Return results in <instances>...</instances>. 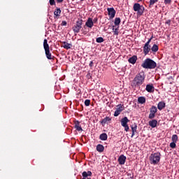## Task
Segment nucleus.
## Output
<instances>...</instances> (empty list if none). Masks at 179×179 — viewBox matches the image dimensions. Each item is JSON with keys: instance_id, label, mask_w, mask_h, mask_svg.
Instances as JSON below:
<instances>
[{"instance_id": "32", "label": "nucleus", "mask_w": 179, "mask_h": 179, "mask_svg": "<svg viewBox=\"0 0 179 179\" xmlns=\"http://www.w3.org/2000/svg\"><path fill=\"white\" fill-rule=\"evenodd\" d=\"M96 43H104V38L103 37H99L96 39Z\"/></svg>"}, {"instance_id": "1", "label": "nucleus", "mask_w": 179, "mask_h": 179, "mask_svg": "<svg viewBox=\"0 0 179 179\" xmlns=\"http://www.w3.org/2000/svg\"><path fill=\"white\" fill-rule=\"evenodd\" d=\"M145 78H146L145 72L141 71L137 73L131 82V87L133 89L141 87V85H143V83L145 82Z\"/></svg>"}, {"instance_id": "20", "label": "nucleus", "mask_w": 179, "mask_h": 179, "mask_svg": "<svg viewBox=\"0 0 179 179\" xmlns=\"http://www.w3.org/2000/svg\"><path fill=\"white\" fill-rule=\"evenodd\" d=\"M164 107H166V103H164V101H159L158 103L157 108H158V110H159V111H162V110H163V108H164Z\"/></svg>"}, {"instance_id": "48", "label": "nucleus", "mask_w": 179, "mask_h": 179, "mask_svg": "<svg viewBox=\"0 0 179 179\" xmlns=\"http://www.w3.org/2000/svg\"><path fill=\"white\" fill-rule=\"evenodd\" d=\"M151 38H152V40H153V35H152Z\"/></svg>"}, {"instance_id": "24", "label": "nucleus", "mask_w": 179, "mask_h": 179, "mask_svg": "<svg viewBox=\"0 0 179 179\" xmlns=\"http://www.w3.org/2000/svg\"><path fill=\"white\" fill-rule=\"evenodd\" d=\"M138 101L139 104H145L146 103V98L145 96H140L138 98Z\"/></svg>"}, {"instance_id": "47", "label": "nucleus", "mask_w": 179, "mask_h": 179, "mask_svg": "<svg viewBox=\"0 0 179 179\" xmlns=\"http://www.w3.org/2000/svg\"><path fill=\"white\" fill-rule=\"evenodd\" d=\"M58 3H61L62 2H64V0H57Z\"/></svg>"}, {"instance_id": "45", "label": "nucleus", "mask_w": 179, "mask_h": 179, "mask_svg": "<svg viewBox=\"0 0 179 179\" xmlns=\"http://www.w3.org/2000/svg\"><path fill=\"white\" fill-rule=\"evenodd\" d=\"M81 31H83V34H85V35H86V34H87V33H89V31H84L83 29L81 30Z\"/></svg>"}, {"instance_id": "28", "label": "nucleus", "mask_w": 179, "mask_h": 179, "mask_svg": "<svg viewBox=\"0 0 179 179\" xmlns=\"http://www.w3.org/2000/svg\"><path fill=\"white\" fill-rule=\"evenodd\" d=\"M157 2H159V0H150L149 1V8H152V6H153V5H155V3H157Z\"/></svg>"}, {"instance_id": "37", "label": "nucleus", "mask_w": 179, "mask_h": 179, "mask_svg": "<svg viewBox=\"0 0 179 179\" xmlns=\"http://www.w3.org/2000/svg\"><path fill=\"white\" fill-rule=\"evenodd\" d=\"M123 127L124 128V131H126V132H128L129 131V126L126 125V126H123Z\"/></svg>"}, {"instance_id": "6", "label": "nucleus", "mask_w": 179, "mask_h": 179, "mask_svg": "<svg viewBox=\"0 0 179 179\" xmlns=\"http://www.w3.org/2000/svg\"><path fill=\"white\" fill-rule=\"evenodd\" d=\"M83 24V20L78 19L76 22V24L73 27V31L74 33H79L82 29V25Z\"/></svg>"}, {"instance_id": "15", "label": "nucleus", "mask_w": 179, "mask_h": 179, "mask_svg": "<svg viewBox=\"0 0 179 179\" xmlns=\"http://www.w3.org/2000/svg\"><path fill=\"white\" fill-rule=\"evenodd\" d=\"M61 8L57 7L54 12V18L58 19L61 16Z\"/></svg>"}, {"instance_id": "46", "label": "nucleus", "mask_w": 179, "mask_h": 179, "mask_svg": "<svg viewBox=\"0 0 179 179\" xmlns=\"http://www.w3.org/2000/svg\"><path fill=\"white\" fill-rule=\"evenodd\" d=\"M89 66H90V68H92V67L93 66V61H91V62H90Z\"/></svg>"}, {"instance_id": "35", "label": "nucleus", "mask_w": 179, "mask_h": 179, "mask_svg": "<svg viewBox=\"0 0 179 179\" xmlns=\"http://www.w3.org/2000/svg\"><path fill=\"white\" fill-rule=\"evenodd\" d=\"M49 3L51 6H54L55 5V0H49Z\"/></svg>"}, {"instance_id": "17", "label": "nucleus", "mask_w": 179, "mask_h": 179, "mask_svg": "<svg viewBox=\"0 0 179 179\" xmlns=\"http://www.w3.org/2000/svg\"><path fill=\"white\" fill-rule=\"evenodd\" d=\"M131 138H134V136H135V133L136 132V130L138 129V125L136 124H134L131 126Z\"/></svg>"}, {"instance_id": "25", "label": "nucleus", "mask_w": 179, "mask_h": 179, "mask_svg": "<svg viewBox=\"0 0 179 179\" xmlns=\"http://www.w3.org/2000/svg\"><path fill=\"white\" fill-rule=\"evenodd\" d=\"M151 51L152 52H157L159 51V46L156 44H154L151 48Z\"/></svg>"}, {"instance_id": "22", "label": "nucleus", "mask_w": 179, "mask_h": 179, "mask_svg": "<svg viewBox=\"0 0 179 179\" xmlns=\"http://www.w3.org/2000/svg\"><path fill=\"white\" fill-rule=\"evenodd\" d=\"M96 150L97 152H99L100 153L104 152V145L101 144H98L96 145Z\"/></svg>"}, {"instance_id": "14", "label": "nucleus", "mask_w": 179, "mask_h": 179, "mask_svg": "<svg viewBox=\"0 0 179 179\" xmlns=\"http://www.w3.org/2000/svg\"><path fill=\"white\" fill-rule=\"evenodd\" d=\"M150 45H147L146 43H145L143 46V54L145 55H148V54H149V52H150Z\"/></svg>"}, {"instance_id": "19", "label": "nucleus", "mask_w": 179, "mask_h": 179, "mask_svg": "<svg viewBox=\"0 0 179 179\" xmlns=\"http://www.w3.org/2000/svg\"><path fill=\"white\" fill-rule=\"evenodd\" d=\"M148 124H149L150 127H151V128H156V127H157V120H152L149 121Z\"/></svg>"}, {"instance_id": "26", "label": "nucleus", "mask_w": 179, "mask_h": 179, "mask_svg": "<svg viewBox=\"0 0 179 179\" xmlns=\"http://www.w3.org/2000/svg\"><path fill=\"white\" fill-rule=\"evenodd\" d=\"M107 134L106 133H103L99 136V139H101V141H107Z\"/></svg>"}, {"instance_id": "8", "label": "nucleus", "mask_w": 179, "mask_h": 179, "mask_svg": "<svg viewBox=\"0 0 179 179\" xmlns=\"http://www.w3.org/2000/svg\"><path fill=\"white\" fill-rule=\"evenodd\" d=\"M107 11L110 19H114V17H115V14L117 13V11H115L114 8H108Z\"/></svg>"}, {"instance_id": "5", "label": "nucleus", "mask_w": 179, "mask_h": 179, "mask_svg": "<svg viewBox=\"0 0 179 179\" xmlns=\"http://www.w3.org/2000/svg\"><path fill=\"white\" fill-rule=\"evenodd\" d=\"M134 12H137V15L142 16L145 12V7L141 5L139 3H136L133 6Z\"/></svg>"}, {"instance_id": "50", "label": "nucleus", "mask_w": 179, "mask_h": 179, "mask_svg": "<svg viewBox=\"0 0 179 179\" xmlns=\"http://www.w3.org/2000/svg\"><path fill=\"white\" fill-rule=\"evenodd\" d=\"M80 1H83V0H80Z\"/></svg>"}, {"instance_id": "41", "label": "nucleus", "mask_w": 179, "mask_h": 179, "mask_svg": "<svg viewBox=\"0 0 179 179\" xmlns=\"http://www.w3.org/2000/svg\"><path fill=\"white\" fill-rule=\"evenodd\" d=\"M97 17H94V20H92V22H93V24H94V23H97Z\"/></svg>"}, {"instance_id": "10", "label": "nucleus", "mask_w": 179, "mask_h": 179, "mask_svg": "<svg viewBox=\"0 0 179 179\" xmlns=\"http://www.w3.org/2000/svg\"><path fill=\"white\" fill-rule=\"evenodd\" d=\"M93 26H94V24H93V18L89 17L85 22L84 29H86V27H88L89 29H92Z\"/></svg>"}, {"instance_id": "23", "label": "nucleus", "mask_w": 179, "mask_h": 179, "mask_svg": "<svg viewBox=\"0 0 179 179\" xmlns=\"http://www.w3.org/2000/svg\"><path fill=\"white\" fill-rule=\"evenodd\" d=\"M63 48H65V50H71V48L72 47V44L68 43V42H63Z\"/></svg>"}, {"instance_id": "21", "label": "nucleus", "mask_w": 179, "mask_h": 179, "mask_svg": "<svg viewBox=\"0 0 179 179\" xmlns=\"http://www.w3.org/2000/svg\"><path fill=\"white\" fill-rule=\"evenodd\" d=\"M83 178H87L88 177H92V171H88L87 172L84 171L82 173Z\"/></svg>"}, {"instance_id": "33", "label": "nucleus", "mask_w": 179, "mask_h": 179, "mask_svg": "<svg viewBox=\"0 0 179 179\" xmlns=\"http://www.w3.org/2000/svg\"><path fill=\"white\" fill-rule=\"evenodd\" d=\"M85 106H86V107H89V106H90V99H86L85 101Z\"/></svg>"}, {"instance_id": "42", "label": "nucleus", "mask_w": 179, "mask_h": 179, "mask_svg": "<svg viewBox=\"0 0 179 179\" xmlns=\"http://www.w3.org/2000/svg\"><path fill=\"white\" fill-rule=\"evenodd\" d=\"M150 41H152V38H150V39H148V41L145 43V44H147L148 45H150Z\"/></svg>"}, {"instance_id": "3", "label": "nucleus", "mask_w": 179, "mask_h": 179, "mask_svg": "<svg viewBox=\"0 0 179 179\" xmlns=\"http://www.w3.org/2000/svg\"><path fill=\"white\" fill-rule=\"evenodd\" d=\"M149 159L150 164L156 166V164L160 163V159H162V154L160 152L152 153Z\"/></svg>"}, {"instance_id": "18", "label": "nucleus", "mask_w": 179, "mask_h": 179, "mask_svg": "<svg viewBox=\"0 0 179 179\" xmlns=\"http://www.w3.org/2000/svg\"><path fill=\"white\" fill-rule=\"evenodd\" d=\"M120 122H121L122 127H125V126L128 125V122H129V120L128 119V117H124L122 118Z\"/></svg>"}, {"instance_id": "9", "label": "nucleus", "mask_w": 179, "mask_h": 179, "mask_svg": "<svg viewBox=\"0 0 179 179\" xmlns=\"http://www.w3.org/2000/svg\"><path fill=\"white\" fill-rule=\"evenodd\" d=\"M116 110L114 113V117H118L124 111V105H118Z\"/></svg>"}, {"instance_id": "16", "label": "nucleus", "mask_w": 179, "mask_h": 179, "mask_svg": "<svg viewBox=\"0 0 179 179\" xmlns=\"http://www.w3.org/2000/svg\"><path fill=\"white\" fill-rule=\"evenodd\" d=\"M136 61H138V57L136 55H134L128 59V62H129V64H132V65H135V64H136Z\"/></svg>"}, {"instance_id": "44", "label": "nucleus", "mask_w": 179, "mask_h": 179, "mask_svg": "<svg viewBox=\"0 0 179 179\" xmlns=\"http://www.w3.org/2000/svg\"><path fill=\"white\" fill-rule=\"evenodd\" d=\"M127 176L129 177V178H134V176H132L131 173H127Z\"/></svg>"}, {"instance_id": "4", "label": "nucleus", "mask_w": 179, "mask_h": 179, "mask_svg": "<svg viewBox=\"0 0 179 179\" xmlns=\"http://www.w3.org/2000/svg\"><path fill=\"white\" fill-rule=\"evenodd\" d=\"M43 48L46 58L48 59H55V57L52 56V54L50 52V45H48V41H47V39H44L43 41Z\"/></svg>"}, {"instance_id": "39", "label": "nucleus", "mask_w": 179, "mask_h": 179, "mask_svg": "<svg viewBox=\"0 0 179 179\" xmlns=\"http://www.w3.org/2000/svg\"><path fill=\"white\" fill-rule=\"evenodd\" d=\"M86 76L87 79H92V73L90 72H88Z\"/></svg>"}, {"instance_id": "27", "label": "nucleus", "mask_w": 179, "mask_h": 179, "mask_svg": "<svg viewBox=\"0 0 179 179\" xmlns=\"http://www.w3.org/2000/svg\"><path fill=\"white\" fill-rule=\"evenodd\" d=\"M171 141L172 142H175L177 143L178 141V136H177V134H173L171 137Z\"/></svg>"}, {"instance_id": "36", "label": "nucleus", "mask_w": 179, "mask_h": 179, "mask_svg": "<svg viewBox=\"0 0 179 179\" xmlns=\"http://www.w3.org/2000/svg\"><path fill=\"white\" fill-rule=\"evenodd\" d=\"M75 129H76V131H78V132H80V131H83L82 127L80 126H77L76 127H75Z\"/></svg>"}, {"instance_id": "12", "label": "nucleus", "mask_w": 179, "mask_h": 179, "mask_svg": "<svg viewBox=\"0 0 179 179\" xmlns=\"http://www.w3.org/2000/svg\"><path fill=\"white\" fill-rule=\"evenodd\" d=\"M146 92L148 93H153L155 92V87L153 84H148L145 87Z\"/></svg>"}, {"instance_id": "38", "label": "nucleus", "mask_w": 179, "mask_h": 179, "mask_svg": "<svg viewBox=\"0 0 179 179\" xmlns=\"http://www.w3.org/2000/svg\"><path fill=\"white\" fill-rule=\"evenodd\" d=\"M171 3V0H164V4L165 5H170Z\"/></svg>"}, {"instance_id": "34", "label": "nucleus", "mask_w": 179, "mask_h": 179, "mask_svg": "<svg viewBox=\"0 0 179 179\" xmlns=\"http://www.w3.org/2000/svg\"><path fill=\"white\" fill-rule=\"evenodd\" d=\"M80 122L78 120H76L74 122V128H76L77 127H80Z\"/></svg>"}, {"instance_id": "13", "label": "nucleus", "mask_w": 179, "mask_h": 179, "mask_svg": "<svg viewBox=\"0 0 179 179\" xmlns=\"http://www.w3.org/2000/svg\"><path fill=\"white\" fill-rule=\"evenodd\" d=\"M109 122H111V117L106 116L105 118H103L101 121H100V123L103 127L106 125V124H108Z\"/></svg>"}, {"instance_id": "11", "label": "nucleus", "mask_w": 179, "mask_h": 179, "mask_svg": "<svg viewBox=\"0 0 179 179\" xmlns=\"http://www.w3.org/2000/svg\"><path fill=\"white\" fill-rule=\"evenodd\" d=\"M117 162L121 166L125 164V162H127V157H125L124 155H120L117 159Z\"/></svg>"}, {"instance_id": "7", "label": "nucleus", "mask_w": 179, "mask_h": 179, "mask_svg": "<svg viewBox=\"0 0 179 179\" xmlns=\"http://www.w3.org/2000/svg\"><path fill=\"white\" fill-rule=\"evenodd\" d=\"M157 113V107L152 106L150 108V114L148 115L149 120H153L156 117V113Z\"/></svg>"}, {"instance_id": "43", "label": "nucleus", "mask_w": 179, "mask_h": 179, "mask_svg": "<svg viewBox=\"0 0 179 179\" xmlns=\"http://www.w3.org/2000/svg\"><path fill=\"white\" fill-rule=\"evenodd\" d=\"M61 26H66V21H62Z\"/></svg>"}, {"instance_id": "2", "label": "nucleus", "mask_w": 179, "mask_h": 179, "mask_svg": "<svg viewBox=\"0 0 179 179\" xmlns=\"http://www.w3.org/2000/svg\"><path fill=\"white\" fill-rule=\"evenodd\" d=\"M142 68L144 69H155L157 66V64L153 59L147 58L141 64Z\"/></svg>"}, {"instance_id": "30", "label": "nucleus", "mask_w": 179, "mask_h": 179, "mask_svg": "<svg viewBox=\"0 0 179 179\" xmlns=\"http://www.w3.org/2000/svg\"><path fill=\"white\" fill-rule=\"evenodd\" d=\"M177 143L172 141L170 144L169 146L170 148H171V149H176V148L177 147Z\"/></svg>"}, {"instance_id": "31", "label": "nucleus", "mask_w": 179, "mask_h": 179, "mask_svg": "<svg viewBox=\"0 0 179 179\" xmlns=\"http://www.w3.org/2000/svg\"><path fill=\"white\" fill-rule=\"evenodd\" d=\"M113 27V30L114 36H118L119 27H117V28H115V29H114V26Z\"/></svg>"}, {"instance_id": "49", "label": "nucleus", "mask_w": 179, "mask_h": 179, "mask_svg": "<svg viewBox=\"0 0 179 179\" xmlns=\"http://www.w3.org/2000/svg\"><path fill=\"white\" fill-rule=\"evenodd\" d=\"M138 1H141L142 0H138Z\"/></svg>"}, {"instance_id": "40", "label": "nucleus", "mask_w": 179, "mask_h": 179, "mask_svg": "<svg viewBox=\"0 0 179 179\" xmlns=\"http://www.w3.org/2000/svg\"><path fill=\"white\" fill-rule=\"evenodd\" d=\"M171 23V20H166V22H165V24H168L169 26H170Z\"/></svg>"}, {"instance_id": "29", "label": "nucleus", "mask_w": 179, "mask_h": 179, "mask_svg": "<svg viewBox=\"0 0 179 179\" xmlns=\"http://www.w3.org/2000/svg\"><path fill=\"white\" fill-rule=\"evenodd\" d=\"M120 23H121V18L116 17L114 21V24L116 26H120Z\"/></svg>"}]
</instances>
